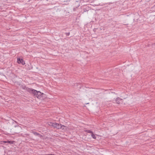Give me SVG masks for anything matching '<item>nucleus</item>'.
<instances>
[{
	"label": "nucleus",
	"mask_w": 155,
	"mask_h": 155,
	"mask_svg": "<svg viewBox=\"0 0 155 155\" xmlns=\"http://www.w3.org/2000/svg\"><path fill=\"white\" fill-rule=\"evenodd\" d=\"M27 91L30 93L33 94L35 96L39 99H43L45 97V95L39 91H37L32 88H28Z\"/></svg>",
	"instance_id": "nucleus-1"
},
{
	"label": "nucleus",
	"mask_w": 155,
	"mask_h": 155,
	"mask_svg": "<svg viewBox=\"0 0 155 155\" xmlns=\"http://www.w3.org/2000/svg\"><path fill=\"white\" fill-rule=\"evenodd\" d=\"M50 123L51 124L52 126L54 128H55L58 129H60L61 128V124L52 122H50Z\"/></svg>",
	"instance_id": "nucleus-2"
},
{
	"label": "nucleus",
	"mask_w": 155,
	"mask_h": 155,
	"mask_svg": "<svg viewBox=\"0 0 155 155\" xmlns=\"http://www.w3.org/2000/svg\"><path fill=\"white\" fill-rule=\"evenodd\" d=\"M115 103L118 104H125V103L123 102V100L119 97H118L115 100Z\"/></svg>",
	"instance_id": "nucleus-3"
},
{
	"label": "nucleus",
	"mask_w": 155,
	"mask_h": 155,
	"mask_svg": "<svg viewBox=\"0 0 155 155\" xmlns=\"http://www.w3.org/2000/svg\"><path fill=\"white\" fill-rule=\"evenodd\" d=\"M61 128L62 129V130H63L65 131L67 130V127H66L65 126H64L63 125H61Z\"/></svg>",
	"instance_id": "nucleus-4"
},
{
	"label": "nucleus",
	"mask_w": 155,
	"mask_h": 155,
	"mask_svg": "<svg viewBox=\"0 0 155 155\" xmlns=\"http://www.w3.org/2000/svg\"><path fill=\"white\" fill-rule=\"evenodd\" d=\"M1 142L3 143H13V141L9 140H8L7 141H2Z\"/></svg>",
	"instance_id": "nucleus-5"
},
{
	"label": "nucleus",
	"mask_w": 155,
	"mask_h": 155,
	"mask_svg": "<svg viewBox=\"0 0 155 155\" xmlns=\"http://www.w3.org/2000/svg\"><path fill=\"white\" fill-rule=\"evenodd\" d=\"M91 135L92 137L94 139H96V137L95 135L93 133V132L91 133Z\"/></svg>",
	"instance_id": "nucleus-6"
},
{
	"label": "nucleus",
	"mask_w": 155,
	"mask_h": 155,
	"mask_svg": "<svg viewBox=\"0 0 155 155\" xmlns=\"http://www.w3.org/2000/svg\"><path fill=\"white\" fill-rule=\"evenodd\" d=\"M20 63H21L23 65L25 64V61L22 59H20Z\"/></svg>",
	"instance_id": "nucleus-7"
},
{
	"label": "nucleus",
	"mask_w": 155,
	"mask_h": 155,
	"mask_svg": "<svg viewBox=\"0 0 155 155\" xmlns=\"http://www.w3.org/2000/svg\"><path fill=\"white\" fill-rule=\"evenodd\" d=\"M32 133L35 135H37V136H38V135H39V134L37 132H34V131H33L32 132Z\"/></svg>",
	"instance_id": "nucleus-8"
},
{
	"label": "nucleus",
	"mask_w": 155,
	"mask_h": 155,
	"mask_svg": "<svg viewBox=\"0 0 155 155\" xmlns=\"http://www.w3.org/2000/svg\"><path fill=\"white\" fill-rule=\"evenodd\" d=\"M84 131L85 132H86L88 133H92V131H91L90 130H84Z\"/></svg>",
	"instance_id": "nucleus-9"
},
{
	"label": "nucleus",
	"mask_w": 155,
	"mask_h": 155,
	"mask_svg": "<svg viewBox=\"0 0 155 155\" xmlns=\"http://www.w3.org/2000/svg\"><path fill=\"white\" fill-rule=\"evenodd\" d=\"M17 62L18 64H19V58H17Z\"/></svg>",
	"instance_id": "nucleus-10"
},
{
	"label": "nucleus",
	"mask_w": 155,
	"mask_h": 155,
	"mask_svg": "<svg viewBox=\"0 0 155 155\" xmlns=\"http://www.w3.org/2000/svg\"><path fill=\"white\" fill-rule=\"evenodd\" d=\"M38 136L40 138H42L43 137L42 135L41 134H39V135H38Z\"/></svg>",
	"instance_id": "nucleus-11"
},
{
	"label": "nucleus",
	"mask_w": 155,
	"mask_h": 155,
	"mask_svg": "<svg viewBox=\"0 0 155 155\" xmlns=\"http://www.w3.org/2000/svg\"><path fill=\"white\" fill-rule=\"evenodd\" d=\"M54 155L50 154H47V155Z\"/></svg>",
	"instance_id": "nucleus-12"
},
{
	"label": "nucleus",
	"mask_w": 155,
	"mask_h": 155,
	"mask_svg": "<svg viewBox=\"0 0 155 155\" xmlns=\"http://www.w3.org/2000/svg\"><path fill=\"white\" fill-rule=\"evenodd\" d=\"M69 34H70V33H69L68 34V35H69Z\"/></svg>",
	"instance_id": "nucleus-13"
},
{
	"label": "nucleus",
	"mask_w": 155,
	"mask_h": 155,
	"mask_svg": "<svg viewBox=\"0 0 155 155\" xmlns=\"http://www.w3.org/2000/svg\"><path fill=\"white\" fill-rule=\"evenodd\" d=\"M84 12H86V10H84Z\"/></svg>",
	"instance_id": "nucleus-14"
}]
</instances>
